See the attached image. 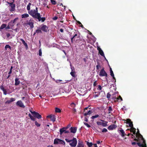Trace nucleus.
<instances>
[{
	"mask_svg": "<svg viewBox=\"0 0 147 147\" xmlns=\"http://www.w3.org/2000/svg\"><path fill=\"white\" fill-rule=\"evenodd\" d=\"M31 5V3H29L27 6V9L28 11V14L33 17L34 15V12H36L38 11V8L36 7L35 9L30 10V6Z\"/></svg>",
	"mask_w": 147,
	"mask_h": 147,
	"instance_id": "obj_1",
	"label": "nucleus"
},
{
	"mask_svg": "<svg viewBox=\"0 0 147 147\" xmlns=\"http://www.w3.org/2000/svg\"><path fill=\"white\" fill-rule=\"evenodd\" d=\"M137 131L136 134V137L137 138H135L134 140L137 142H140L141 140L143 141V143H145V140H144L142 136L140 133L139 129H137Z\"/></svg>",
	"mask_w": 147,
	"mask_h": 147,
	"instance_id": "obj_2",
	"label": "nucleus"
},
{
	"mask_svg": "<svg viewBox=\"0 0 147 147\" xmlns=\"http://www.w3.org/2000/svg\"><path fill=\"white\" fill-rule=\"evenodd\" d=\"M34 15H33V18L35 19H37L39 22L41 21L42 22H44L45 20V17H41L40 13H38V11L36 12H34Z\"/></svg>",
	"mask_w": 147,
	"mask_h": 147,
	"instance_id": "obj_3",
	"label": "nucleus"
},
{
	"mask_svg": "<svg viewBox=\"0 0 147 147\" xmlns=\"http://www.w3.org/2000/svg\"><path fill=\"white\" fill-rule=\"evenodd\" d=\"M65 140L67 142H69V144L72 147H75L77 145V141L76 138H73L72 140H70L65 138Z\"/></svg>",
	"mask_w": 147,
	"mask_h": 147,
	"instance_id": "obj_4",
	"label": "nucleus"
},
{
	"mask_svg": "<svg viewBox=\"0 0 147 147\" xmlns=\"http://www.w3.org/2000/svg\"><path fill=\"white\" fill-rule=\"evenodd\" d=\"M99 75L100 76H105L106 80L107 81H108V80L107 77V74L106 72L104 70V68H102L100 71L99 74Z\"/></svg>",
	"mask_w": 147,
	"mask_h": 147,
	"instance_id": "obj_5",
	"label": "nucleus"
},
{
	"mask_svg": "<svg viewBox=\"0 0 147 147\" xmlns=\"http://www.w3.org/2000/svg\"><path fill=\"white\" fill-rule=\"evenodd\" d=\"M140 142H132L131 143V144L132 145H134L136 144H138V145L140 147H146V142H145V143H143V144H141Z\"/></svg>",
	"mask_w": 147,
	"mask_h": 147,
	"instance_id": "obj_6",
	"label": "nucleus"
},
{
	"mask_svg": "<svg viewBox=\"0 0 147 147\" xmlns=\"http://www.w3.org/2000/svg\"><path fill=\"white\" fill-rule=\"evenodd\" d=\"M30 111L32 114V115L35 117L36 118L38 119H40L42 118L41 115H40L38 112H35L34 111Z\"/></svg>",
	"mask_w": 147,
	"mask_h": 147,
	"instance_id": "obj_7",
	"label": "nucleus"
},
{
	"mask_svg": "<svg viewBox=\"0 0 147 147\" xmlns=\"http://www.w3.org/2000/svg\"><path fill=\"white\" fill-rule=\"evenodd\" d=\"M88 107H86L84 108L83 114L85 116H86L88 115H90L92 113V111L90 110H88Z\"/></svg>",
	"mask_w": 147,
	"mask_h": 147,
	"instance_id": "obj_8",
	"label": "nucleus"
},
{
	"mask_svg": "<svg viewBox=\"0 0 147 147\" xmlns=\"http://www.w3.org/2000/svg\"><path fill=\"white\" fill-rule=\"evenodd\" d=\"M102 93V95L101 96V97H104L105 96V92L103 91H101L100 92H95V94H95L94 95V98H96L97 97H98L100 94V93Z\"/></svg>",
	"mask_w": 147,
	"mask_h": 147,
	"instance_id": "obj_9",
	"label": "nucleus"
},
{
	"mask_svg": "<svg viewBox=\"0 0 147 147\" xmlns=\"http://www.w3.org/2000/svg\"><path fill=\"white\" fill-rule=\"evenodd\" d=\"M124 121H126V123L129 124V126L130 127H133V122L131 121V120L129 119H127L126 120L124 119Z\"/></svg>",
	"mask_w": 147,
	"mask_h": 147,
	"instance_id": "obj_10",
	"label": "nucleus"
},
{
	"mask_svg": "<svg viewBox=\"0 0 147 147\" xmlns=\"http://www.w3.org/2000/svg\"><path fill=\"white\" fill-rule=\"evenodd\" d=\"M73 32H74V35L71 38V40L72 42H73V40L74 38L78 36V34L79 33V32L77 30H74Z\"/></svg>",
	"mask_w": 147,
	"mask_h": 147,
	"instance_id": "obj_11",
	"label": "nucleus"
},
{
	"mask_svg": "<svg viewBox=\"0 0 147 147\" xmlns=\"http://www.w3.org/2000/svg\"><path fill=\"white\" fill-rule=\"evenodd\" d=\"M16 105L22 108L25 107V106L23 104L21 100H19L16 103Z\"/></svg>",
	"mask_w": 147,
	"mask_h": 147,
	"instance_id": "obj_12",
	"label": "nucleus"
},
{
	"mask_svg": "<svg viewBox=\"0 0 147 147\" xmlns=\"http://www.w3.org/2000/svg\"><path fill=\"white\" fill-rule=\"evenodd\" d=\"M41 29L42 31L47 32L48 29V27L46 25H43L42 26Z\"/></svg>",
	"mask_w": 147,
	"mask_h": 147,
	"instance_id": "obj_13",
	"label": "nucleus"
},
{
	"mask_svg": "<svg viewBox=\"0 0 147 147\" xmlns=\"http://www.w3.org/2000/svg\"><path fill=\"white\" fill-rule=\"evenodd\" d=\"M47 117L51 119V120L54 122L55 121V118L54 115H49L47 116Z\"/></svg>",
	"mask_w": 147,
	"mask_h": 147,
	"instance_id": "obj_14",
	"label": "nucleus"
},
{
	"mask_svg": "<svg viewBox=\"0 0 147 147\" xmlns=\"http://www.w3.org/2000/svg\"><path fill=\"white\" fill-rule=\"evenodd\" d=\"M117 127V126L115 124H113L109 126L108 129L109 130H113L114 129H115Z\"/></svg>",
	"mask_w": 147,
	"mask_h": 147,
	"instance_id": "obj_15",
	"label": "nucleus"
},
{
	"mask_svg": "<svg viewBox=\"0 0 147 147\" xmlns=\"http://www.w3.org/2000/svg\"><path fill=\"white\" fill-rule=\"evenodd\" d=\"M84 145L82 141L79 140L77 147H84Z\"/></svg>",
	"mask_w": 147,
	"mask_h": 147,
	"instance_id": "obj_16",
	"label": "nucleus"
},
{
	"mask_svg": "<svg viewBox=\"0 0 147 147\" xmlns=\"http://www.w3.org/2000/svg\"><path fill=\"white\" fill-rule=\"evenodd\" d=\"M77 127H71L70 128V132L71 133H76L77 131Z\"/></svg>",
	"mask_w": 147,
	"mask_h": 147,
	"instance_id": "obj_17",
	"label": "nucleus"
},
{
	"mask_svg": "<svg viewBox=\"0 0 147 147\" xmlns=\"http://www.w3.org/2000/svg\"><path fill=\"white\" fill-rule=\"evenodd\" d=\"M11 7V9H9L10 11L12 12L15 11V9L16 5L14 4H12L11 6H10Z\"/></svg>",
	"mask_w": 147,
	"mask_h": 147,
	"instance_id": "obj_18",
	"label": "nucleus"
},
{
	"mask_svg": "<svg viewBox=\"0 0 147 147\" xmlns=\"http://www.w3.org/2000/svg\"><path fill=\"white\" fill-rule=\"evenodd\" d=\"M119 131L121 134V135L122 137H124L125 135H126V134L125 133V131L122 129L119 130H118V131Z\"/></svg>",
	"mask_w": 147,
	"mask_h": 147,
	"instance_id": "obj_19",
	"label": "nucleus"
},
{
	"mask_svg": "<svg viewBox=\"0 0 147 147\" xmlns=\"http://www.w3.org/2000/svg\"><path fill=\"white\" fill-rule=\"evenodd\" d=\"M31 20H30L29 22L27 24L28 25L30 26V28H32L34 27V24L33 22L30 21Z\"/></svg>",
	"mask_w": 147,
	"mask_h": 147,
	"instance_id": "obj_20",
	"label": "nucleus"
},
{
	"mask_svg": "<svg viewBox=\"0 0 147 147\" xmlns=\"http://www.w3.org/2000/svg\"><path fill=\"white\" fill-rule=\"evenodd\" d=\"M15 99L14 98H10V100H7L5 102V104H9L11 102L14 101Z\"/></svg>",
	"mask_w": 147,
	"mask_h": 147,
	"instance_id": "obj_21",
	"label": "nucleus"
},
{
	"mask_svg": "<svg viewBox=\"0 0 147 147\" xmlns=\"http://www.w3.org/2000/svg\"><path fill=\"white\" fill-rule=\"evenodd\" d=\"M29 14H27V13H24L22 15L21 17L22 18H28L29 17Z\"/></svg>",
	"mask_w": 147,
	"mask_h": 147,
	"instance_id": "obj_22",
	"label": "nucleus"
},
{
	"mask_svg": "<svg viewBox=\"0 0 147 147\" xmlns=\"http://www.w3.org/2000/svg\"><path fill=\"white\" fill-rule=\"evenodd\" d=\"M65 129H66V128H65V127H63L60 129L59 130L60 134L62 135L63 132H65Z\"/></svg>",
	"mask_w": 147,
	"mask_h": 147,
	"instance_id": "obj_23",
	"label": "nucleus"
},
{
	"mask_svg": "<svg viewBox=\"0 0 147 147\" xmlns=\"http://www.w3.org/2000/svg\"><path fill=\"white\" fill-rule=\"evenodd\" d=\"M15 85L16 86H17L20 83V81L19 80V79L18 78H16L15 79Z\"/></svg>",
	"mask_w": 147,
	"mask_h": 147,
	"instance_id": "obj_24",
	"label": "nucleus"
},
{
	"mask_svg": "<svg viewBox=\"0 0 147 147\" xmlns=\"http://www.w3.org/2000/svg\"><path fill=\"white\" fill-rule=\"evenodd\" d=\"M102 122H104V123H102V125L103 127H106L107 126V123H108V122L107 121H105L104 120H100Z\"/></svg>",
	"mask_w": 147,
	"mask_h": 147,
	"instance_id": "obj_25",
	"label": "nucleus"
},
{
	"mask_svg": "<svg viewBox=\"0 0 147 147\" xmlns=\"http://www.w3.org/2000/svg\"><path fill=\"white\" fill-rule=\"evenodd\" d=\"M58 18H59L60 19L62 18V15L61 12L60 13H57L56 15Z\"/></svg>",
	"mask_w": 147,
	"mask_h": 147,
	"instance_id": "obj_26",
	"label": "nucleus"
},
{
	"mask_svg": "<svg viewBox=\"0 0 147 147\" xmlns=\"http://www.w3.org/2000/svg\"><path fill=\"white\" fill-rule=\"evenodd\" d=\"M96 70H98V72L99 71V69L101 67L100 64L99 62H97V64L96 65Z\"/></svg>",
	"mask_w": 147,
	"mask_h": 147,
	"instance_id": "obj_27",
	"label": "nucleus"
},
{
	"mask_svg": "<svg viewBox=\"0 0 147 147\" xmlns=\"http://www.w3.org/2000/svg\"><path fill=\"white\" fill-rule=\"evenodd\" d=\"M7 26V25L6 24H2L0 27V31L1 30L3 29H4Z\"/></svg>",
	"mask_w": 147,
	"mask_h": 147,
	"instance_id": "obj_28",
	"label": "nucleus"
},
{
	"mask_svg": "<svg viewBox=\"0 0 147 147\" xmlns=\"http://www.w3.org/2000/svg\"><path fill=\"white\" fill-rule=\"evenodd\" d=\"M60 139L58 138H56L54 140V144H58L59 141H60Z\"/></svg>",
	"mask_w": 147,
	"mask_h": 147,
	"instance_id": "obj_29",
	"label": "nucleus"
},
{
	"mask_svg": "<svg viewBox=\"0 0 147 147\" xmlns=\"http://www.w3.org/2000/svg\"><path fill=\"white\" fill-rule=\"evenodd\" d=\"M20 40H21L22 42V43L25 46V47H28V45L26 43L25 41L23 39H20Z\"/></svg>",
	"mask_w": 147,
	"mask_h": 147,
	"instance_id": "obj_30",
	"label": "nucleus"
},
{
	"mask_svg": "<svg viewBox=\"0 0 147 147\" xmlns=\"http://www.w3.org/2000/svg\"><path fill=\"white\" fill-rule=\"evenodd\" d=\"M98 52L102 56L104 57H105V59H106L105 57V55H104V53H103V52L102 51V50H101L100 51H99Z\"/></svg>",
	"mask_w": 147,
	"mask_h": 147,
	"instance_id": "obj_31",
	"label": "nucleus"
},
{
	"mask_svg": "<svg viewBox=\"0 0 147 147\" xmlns=\"http://www.w3.org/2000/svg\"><path fill=\"white\" fill-rule=\"evenodd\" d=\"M7 48H9L10 49V50H11V47L9 45H6L5 47V50H7Z\"/></svg>",
	"mask_w": 147,
	"mask_h": 147,
	"instance_id": "obj_32",
	"label": "nucleus"
},
{
	"mask_svg": "<svg viewBox=\"0 0 147 147\" xmlns=\"http://www.w3.org/2000/svg\"><path fill=\"white\" fill-rule=\"evenodd\" d=\"M110 74L112 77L115 80V82L116 81V79L114 77V74H113V71H111L110 72Z\"/></svg>",
	"mask_w": 147,
	"mask_h": 147,
	"instance_id": "obj_33",
	"label": "nucleus"
},
{
	"mask_svg": "<svg viewBox=\"0 0 147 147\" xmlns=\"http://www.w3.org/2000/svg\"><path fill=\"white\" fill-rule=\"evenodd\" d=\"M71 75L74 77H75L76 76L75 71H71L70 73Z\"/></svg>",
	"mask_w": 147,
	"mask_h": 147,
	"instance_id": "obj_34",
	"label": "nucleus"
},
{
	"mask_svg": "<svg viewBox=\"0 0 147 147\" xmlns=\"http://www.w3.org/2000/svg\"><path fill=\"white\" fill-rule=\"evenodd\" d=\"M60 141H59V142L58 143V144H62L63 145H65V142L61 140L60 139Z\"/></svg>",
	"mask_w": 147,
	"mask_h": 147,
	"instance_id": "obj_35",
	"label": "nucleus"
},
{
	"mask_svg": "<svg viewBox=\"0 0 147 147\" xmlns=\"http://www.w3.org/2000/svg\"><path fill=\"white\" fill-rule=\"evenodd\" d=\"M25 99L26 100V103H28V102H29V100H28V98L26 97H22V100H24Z\"/></svg>",
	"mask_w": 147,
	"mask_h": 147,
	"instance_id": "obj_36",
	"label": "nucleus"
},
{
	"mask_svg": "<svg viewBox=\"0 0 147 147\" xmlns=\"http://www.w3.org/2000/svg\"><path fill=\"white\" fill-rule=\"evenodd\" d=\"M55 111L56 113H60L61 110L59 108L56 107L55 108Z\"/></svg>",
	"mask_w": 147,
	"mask_h": 147,
	"instance_id": "obj_37",
	"label": "nucleus"
},
{
	"mask_svg": "<svg viewBox=\"0 0 147 147\" xmlns=\"http://www.w3.org/2000/svg\"><path fill=\"white\" fill-rule=\"evenodd\" d=\"M108 110L109 111V112L108 113V114H110L111 113V111H113V109L112 107L111 106H110L109 107V108L108 109Z\"/></svg>",
	"mask_w": 147,
	"mask_h": 147,
	"instance_id": "obj_38",
	"label": "nucleus"
},
{
	"mask_svg": "<svg viewBox=\"0 0 147 147\" xmlns=\"http://www.w3.org/2000/svg\"><path fill=\"white\" fill-rule=\"evenodd\" d=\"M98 117H99V115H95L92 116L91 117V118L92 119H94L95 118Z\"/></svg>",
	"mask_w": 147,
	"mask_h": 147,
	"instance_id": "obj_39",
	"label": "nucleus"
},
{
	"mask_svg": "<svg viewBox=\"0 0 147 147\" xmlns=\"http://www.w3.org/2000/svg\"><path fill=\"white\" fill-rule=\"evenodd\" d=\"M35 125L37 127H39L40 125V124L38 123L36 121H35Z\"/></svg>",
	"mask_w": 147,
	"mask_h": 147,
	"instance_id": "obj_40",
	"label": "nucleus"
},
{
	"mask_svg": "<svg viewBox=\"0 0 147 147\" xmlns=\"http://www.w3.org/2000/svg\"><path fill=\"white\" fill-rule=\"evenodd\" d=\"M8 24L10 26H14V24L13 23L12 21H11L8 23Z\"/></svg>",
	"mask_w": 147,
	"mask_h": 147,
	"instance_id": "obj_41",
	"label": "nucleus"
},
{
	"mask_svg": "<svg viewBox=\"0 0 147 147\" xmlns=\"http://www.w3.org/2000/svg\"><path fill=\"white\" fill-rule=\"evenodd\" d=\"M87 144L88 147L92 146V144L91 142H87Z\"/></svg>",
	"mask_w": 147,
	"mask_h": 147,
	"instance_id": "obj_42",
	"label": "nucleus"
},
{
	"mask_svg": "<svg viewBox=\"0 0 147 147\" xmlns=\"http://www.w3.org/2000/svg\"><path fill=\"white\" fill-rule=\"evenodd\" d=\"M111 96V94L109 93H108L107 95V97L108 100H109Z\"/></svg>",
	"mask_w": 147,
	"mask_h": 147,
	"instance_id": "obj_43",
	"label": "nucleus"
},
{
	"mask_svg": "<svg viewBox=\"0 0 147 147\" xmlns=\"http://www.w3.org/2000/svg\"><path fill=\"white\" fill-rule=\"evenodd\" d=\"M136 130V128H135L134 127H131V129H130V131L131 132H132L134 130Z\"/></svg>",
	"mask_w": 147,
	"mask_h": 147,
	"instance_id": "obj_44",
	"label": "nucleus"
},
{
	"mask_svg": "<svg viewBox=\"0 0 147 147\" xmlns=\"http://www.w3.org/2000/svg\"><path fill=\"white\" fill-rule=\"evenodd\" d=\"M42 52L41 49H40L39 50V55L40 56H42Z\"/></svg>",
	"mask_w": 147,
	"mask_h": 147,
	"instance_id": "obj_45",
	"label": "nucleus"
},
{
	"mask_svg": "<svg viewBox=\"0 0 147 147\" xmlns=\"http://www.w3.org/2000/svg\"><path fill=\"white\" fill-rule=\"evenodd\" d=\"M84 124L88 127H90V125L84 122Z\"/></svg>",
	"mask_w": 147,
	"mask_h": 147,
	"instance_id": "obj_46",
	"label": "nucleus"
},
{
	"mask_svg": "<svg viewBox=\"0 0 147 147\" xmlns=\"http://www.w3.org/2000/svg\"><path fill=\"white\" fill-rule=\"evenodd\" d=\"M33 116H32L30 118V119L33 121H35L36 120V119Z\"/></svg>",
	"mask_w": 147,
	"mask_h": 147,
	"instance_id": "obj_47",
	"label": "nucleus"
},
{
	"mask_svg": "<svg viewBox=\"0 0 147 147\" xmlns=\"http://www.w3.org/2000/svg\"><path fill=\"white\" fill-rule=\"evenodd\" d=\"M33 116H32L30 118V119L33 121H35L36 120V119Z\"/></svg>",
	"mask_w": 147,
	"mask_h": 147,
	"instance_id": "obj_48",
	"label": "nucleus"
},
{
	"mask_svg": "<svg viewBox=\"0 0 147 147\" xmlns=\"http://www.w3.org/2000/svg\"><path fill=\"white\" fill-rule=\"evenodd\" d=\"M51 1L53 5H55L56 4V1L54 0H51Z\"/></svg>",
	"mask_w": 147,
	"mask_h": 147,
	"instance_id": "obj_49",
	"label": "nucleus"
},
{
	"mask_svg": "<svg viewBox=\"0 0 147 147\" xmlns=\"http://www.w3.org/2000/svg\"><path fill=\"white\" fill-rule=\"evenodd\" d=\"M36 33H42V31H41V30H38H38H37L36 31Z\"/></svg>",
	"mask_w": 147,
	"mask_h": 147,
	"instance_id": "obj_50",
	"label": "nucleus"
},
{
	"mask_svg": "<svg viewBox=\"0 0 147 147\" xmlns=\"http://www.w3.org/2000/svg\"><path fill=\"white\" fill-rule=\"evenodd\" d=\"M18 19V18H16L14 20H13V21H12L13 23L14 24V23L16 22V21Z\"/></svg>",
	"mask_w": 147,
	"mask_h": 147,
	"instance_id": "obj_51",
	"label": "nucleus"
},
{
	"mask_svg": "<svg viewBox=\"0 0 147 147\" xmlns=\"http://www.w3.org/2000/svg\"><path fill=\"white\" fill-rule=\"evenodd\" d=\"M3 94H4L6 95L7 94V91L5 89H4V90H3Z\"/></svg>",
	"mask_w": 147,
	"mask_h": 147,
	"instance_id": "obj_52",
	"label": "nucleus"
},
{
	"mask_svg": "<svg viewBox=\"0 0 147 147\" xmlns=\"http://www.w3.org/2000/svg\"><path fill=\"white\" fill-rule=\"evenodd\" d=\"M3 94H4L6 95L7 94V91L5 89H4V90H3Z\"/></svg>",
	"mask_w": 147,
	"mask_h": 147,
	"instance_id": "obj_53",
	"label": "nucleus"
},
{
	"mask_svg": "<svg viewBox=\"0 0 147 147\" xmlns=\"http://www.w3.org/2000/svg\"><path fill=\"white\" fill-rule=\"evenodd\" d=\"M102 123L99 121H97L96 123L98 125H102Z\"/></svg>",
	"mask_w": 147,
	"mask_h": 147,
	"instance_id": "obj_54",
	"label": "nucleus"
},
{
	"mask_svg": "<svg viewBox=\"0 0 147 147\" xmlns=\"http://www.w3.org/2000/svg\"><path fill=\"white\" fill-rule=\"evenodd\" d=\"M107 130L106 128H104L102 130V132H107Z\"/></svg>",
	"mask_w": 147,
	"mask_h": 147,
	"instance_id": "obj_55",
	"label": "nucleus"
},
{
	"mask_svg": "<svg viewBox=\"0 0 147 147\" xmlns=\"http://www.w3.org/2000/svg\"><path fill=\"white\" fill-rule=\"evenodd\" d=\"M119 99H121V101H122L123 100L122 98L120 96H119L117 98V100H119Z\"/></svg>",
	"mask_w": 147,
	"mask_h": 147,
	"instance_id": "obj_56",
	"label": "nucleus"
},
{
	"mask_svg": "<svg viewBox=\"0 0 147 147\" xmlns=\"http://www.w3.org/2000/svg\"><path fill=\"white\" fill-rule=\"evenodd\" d=\"M112 98L116 101L117 100V98L115 96H112Z\"/></svg>",
	"mask_w": 147,
	"mask_h": 147,
	"instance_id": "obj_57",
	"label": "nucleus"
},
{
	"mask_svg": "<svg viewBox=\"0 0 147 147\" xmlns=\"http://www.w3.org/2000/svg\"><path fill=\"white\" fill-rule=\"evenodd\" d=\"M71 105L72 107H74L76 106V105L74 103H72L71 104Z\"/></svg>",
	"mask_w": 147,
	"mask_h": 147,
	"instance_id": "obj_58",
	"label": "nucleus"
},
{
	"mask_svg": "<svg viewBox=\"0 0 147 147\" xmlns=\"http://www.w3.org/2000/svg\"><path fill=\"white\" fill-rule=\"evenodd\" d=\"M0 89L2 90L5 89L3 86L2 85H1V86H0Z\"/></svg>",
	"mask_w": 147,
	"mask_h": 147,
	"instance_id": "obj_59",
	"label": "nucleus"
},
{
	"mask_svg": "<svg viewBox=\"0 0 147 147\" xmlns=\"http://www.w3.org/2000/svg\"><path fill=\"white\" fill-rule=\"evenodd\" d=\"M102 89V87L100 85H99L98 86V88H97L98 90H101Z\"/></svg>",
	"mask_w": 147,
	"mask_h": 147,
	"instance_id": "obj_60",
	"label": "nucleus"
},
{
	"mask_svg": "<svg viewBox=\"0 0 147 147\" xmlns=\"http://www.w3.org/2000/svg\"><path fill=\"white\" fill-rule=\"evenodd\" d=\"M10 29V26L8 24L7 26H6L5 27V29Z\"/></svg>",
	"mask_w": 147,
	"mask_h": 147,
	"instance_id": "obj_61",
	"label": "nucleus"
},
{
	"mask_svg": "<svg viewBox=\"0 0 147 147\" xmlns=\"http://www.w3.org/2000/svg\"><path fill=\"white\" fill-rule=\"evenodd\" d=\"M6 36L8 38L10 37L11 36V34L9 33H7L6 34Z\"/></svg>",
	"mask_w": 147,
	"mask_h": 147,
	"instance_id": "obj_62",
	"label": "nucleus"
},
{
	"mask_svg": "<svg viewBox=\"0 0 147 147\" xmlns=\"http://www.w3.org/2000/svg\"><path fill=\"white\" fill-rule=\"evenodd\" d=\"M88 117H86L85 118V119H84V121H86V122H88Z\"/></svg>",
	"mask_w": 147,
	"mask_h": 147,
	"instance_id": "obj_63",
	"label": "nucleus"
},
{
	"mask_svg": "<svg viewBox=\"0 0 147 147\" xmlns=\"http://www.w3.org/2000/svg\"><path fill=\"white\" fill-rule=\"evenodd\" d=\"M96 85H97L96 81H95L94 83L93 86L94 87H95L96 86Z\"/></svg>",
	"mask_w": 147,
	"mask_h": 147,
	"instance_id": "obj_64",
	"label": "nucleus"
}]
</instances>
